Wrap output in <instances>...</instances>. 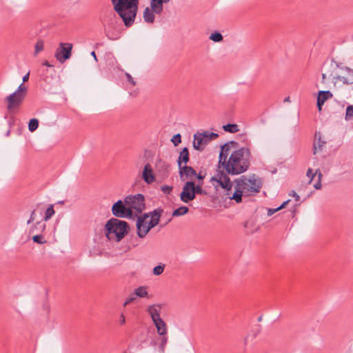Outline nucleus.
I'll return each instance as SVG.
<instances>
[{
  "label": "nucleus",
  "mask_w": 353,
  "mask_h": 353,
  "mask_svg": "<svg viewBox=\"0 0 353 353\" xmlns=\"http://www.w3.org/2000/svg\"><path fill=\"white\" fill-rule=\"evenodd\" d=\"M229 150V143H225L221 147L219 154V163L225 170L226 173L231 175H237L247 171L250 166L251 152L248 148L242 147L231 153L227 159Z\"/></svg>",
  "instance_id": "nucleus-1"
},
{
  "label": "nucleus",
  "mask_w": 353,
  "mask_h": 353,
  "mask_svg": "<svg viewBox=\"0 0 353 353\" xmlns=\"http://www.w3.org/2000/svg\"><path fill=\"white\" fill-rule=\"evenodd\" d=\"M114 11L122 19L126 27H130L134 22L139 0H112Z\"/></svg>",
  "instance_id": "nucleus-2"
},
{
  "label": "nucleus",
  "mask_w": 353,
  "mask_h": 353,
  "mask_svg": "<svg viewBox=\"0 0 353 353\" xmlns=\"http://www.w3.org/2000/svg\"><path fill=\"white\" fill-rule=\"evenodd\" d=\"M129 230L128 224L122 220L112 218L105 225L104 233L110 241L119 242Z\"/></svg>",
  "instance_id": "nucleus-3"
},
{
  "label": "nucleus",
  "mask_w": 353,
  "mask_h": 353,
  "mask_svg": "<svg viewBox=\"0 0 353 353\" xmlns=\"http://www.w3.org/2000/svg\"><path fill=\"white\" fill-rule=\"evenodd\" d=\"M237 184L239 189L243 194L250 195L260 192L262 188L261 179L253 174L249 178L244 177L243 179L237 180Z\"/></svg>",
  "instance_id": "nucleus-4"
},
{
  "label": "nucleus",
  "mask_w": 353,
  "mask_h": 353,
  "mask_svg": "<svg viewBox=\"0 0 353 353\" xmlns=\"http://www.w3.org/2000/svg\"><path fill=\"white\" fill-rule=\"evenodd\" d=\"M27 88L21 83L17 90L5 99L7 102V108L9 111L19 107L23 102L27 94Z\"/></svg>",
  "instance_id": "nucleus-5"
},
{
  "label": "nucleus",
  "mask_w": 353,
  "mask_h": 353,
  "mask_svg": "<svg viewBox=\"0 0 353 353\" xmlns=\"http://www.w3.org/2000/svg\"><path fill=\"white\" fill-rule=\"evenodd\" d=\"M124 201L133 214L137 216L145 210V197L141 194L128 195Z\"/></svg>",
  "instance_id": "nucleus-6"
},
{
  "label": "nucleus",
  "mask_w": 353,
  "mask_h": 353,
  "mask_svg": "<svg viewBox=\"0 0 353 353\" xmlns=\"http://www.w3.org/2000/svg\"><path fill=\"white\" fill-rule=\"evenodd\" d=\"M218 134L207 131L196 133L194 135L193 147L195 150L201 151L204 146L210 141L218 137Z\"/></svg>",
  "instance_id": "nucleus-7"
},
{
  "label": "nucleus",
  "mask_w": 353,
  "mask_h": 353,
  "mask_svg": "<svg viewBox=\"0 0 353 353\" xmlns=\"http://www.w3.org/2000/svg\"><path fill=\"white\" fill-rule=\"evenodd\" d=\"M112 214L119 218H132L133 213L130 211L125 201H117L112 207Z\"/></svg>",
  "instance_id": "nucleus-8"
},
{
  "label": "nucleus",
  "mask_w": 353,
  "mask_h": 353,
  "mask_svg": "<svg viewBox=\"0 0 353 353\" xmlns=\"http://www.w3.org/2000/svg\"><path fill=\"white\" fill-rule=\"evenodd\" d=\"M72 50V43H60L59 47L56 50L54 57L60 63H63L70 58Z\"/></svg>",
  "instance_id": "nucleus-9"
},
{
  "label": "nucleus",
  "mask_w": 353,
  "mask_h": 353,
  "mask_svg": "<svg viewBox=\"0 0 353 353\" xmlns=\"http://www.w3.org/2000/svg\"><path fill=\"white\" fill-rule=\"evenodd\" d=\"M210 182L216 190L219 191V188H221L220 192H223L227 187H230L232 183L229 176L222 172H218L216 176L211 178Z\"/></svg>",
  "instance_id": "nucleus-10"
},
{
  "label": "nucleus",
  "mask_w": 353,
  "mask_h": 353,
  "mask_svg": "<svg viewBox=\"0 0 353 353\" xmlns=\"http://www.w3.org/2000/svg\"><path fill=\"white\" fill-rule=\"evenodd\" d=\"M237 183V181H236ZM233 184L230 185V187H227L223 192H220V194L226 199L234 200L236 203H239L242 201V192L239 189V186L236 183L234 186V191L232 192Z\"/></svg>",
  "instance_id": "nucleus-11"
},
{
  "label": "nucleus",
  "mask_w": 353,
  "mask_h": 353,
  "mask_svg": "<svg viewBox=\"0 0 353 353\" xmlns=\"http://www.w3.org/2000/svg\"><path fill=\"white\" fill-rule=\"evenodd\" d=\"M195 198L193 190V181H187L182 188L180 194V199L183 203H189Z\"/></svg>",
  "instance_id": "nucleus-12"
},
{
  "label": "nucleus",
  "mask_w": 353,
  "mask_h": 353,
  "mask_svg": "<svg viewBox=\"0 0 353 353\" xmlns=\"http://www.w3.org/2000/svg\"><path fill=\"white\" fill-rule=\"evenodd\" d=\"M163 12L159 8H157L150 3V6L146 7L143 10V18L145 22L148 23H153L155 21L156 15L161 14Z\"/></svg>",
  "instance_id": "nucleus-13"
},
{
  "label": "nucleus",
  "mask_w": 353,
  "mask_h": 353,
  "mask_svg": "<svg viewBox=\"0 0 353 353\" xmlns=\"http://www.w3.org/2000/svg\"><path fill=\"white\" fill-rule=\"evenodd\" d=\"M150 215L148 213H145L143 215L138 216L136 223L137 226V233L139 238H144L147 234L141 235L143 230H145L147 228V219H149Z\"/></svg>",
  "instance_id": "nucleus-14"
},
{
  "label": "nucleus",
  "mask_w": 353,
  "mask_h": 353,
  "mask_svg": "<svg viewBox=\"0 0 353 353\" xmlns=\"http://www.w3.org/2000/svg\"><path fill=\"white\" fill-rule=\"evenodd\" d=\"M326 144V141L322 139L320 132L316 133L314 135V140L313 143L314 154L321 152Z\"/></svg>",
  "instance_id": "nucleus-15"
},
{
  "label": "nucleus",
  "mask_w": 353,
  "mask_h": 353,
  "mask_svg": "<svg viewBox=\"0 0 353 353\" xmlns=\"http://www.w3.org/2000/svg\"><path fill=\"white\" fill-rule=\"evenodd\" d=\"M333 97L332 93L329 90L319 91L317 96V107L319 112L322 110V106L325 102Z\"/></svg>",
  "instance_id": "nucleus-16"
},
{
  "label": "nucleus",
  "mask_w": 353,
  "mask_h": 353,
  "mask_svg": "<svg viewBox=\"0 0 353 353\" xmlns=\"http://www.w3.org/2000/svg\"><path fill=\"white\" fill-rule=\"evenodd\" d=\"M179 176L182 181H184L185 179H191L193 176L196 175V172L190 166L183 165V167L179 168Z\"/></svg>",
  "instance_id": "nucleus-17"
},
{
  "label": "nucleus",
  "mask_w": 353,
  "mask_h": 353,
  "mask_svg": "<svg viewBox=\"0 0 353 353\" xmlns=\"http://www.w3.org/2000/svg\"><path fill=\"white\" fill-rule=\"evenodd\" d=\"M161 305L160 304H152L147 307L146 311L150 316L152 321L161 319L160 312Z\"/></svg>",
  "instance_id": "nucleus-18"
},
{
  "label": "nucleus",
  "mask_w": 353,
  "mask_h": 353,
  "mask_svg": "<svg viewBox=\"0 0 353 353\" xmlns=\"http://www.w3.org/2000/svg\"><path fill=\"white\" fill-rule=\"evenodd\" d=\"M142 176L144 181L148 184H150L154 181V176L152 173V168L150 164L148 163L144 166Z\"/></svg>",
  "instance_id": "nucleus-19"
},
{
  "label": "nucleus",
  "mask_w": 353,
  "mask_h": 353,
  "mask_svg": "<svg viewBox=\"0 0 353 353\" xmlns=\"http://www.w3.org/2000/svg\"><path fill=\"white\" fill-rule=\"evenodd\" d=\"M152 322L159 335H165L168 334V326L161 318L152 321Z\"/></svg>",
  "instance_id": "nucleus-20"
},
{
  "label": "nucleus",
  "mask_w": 353,
  "mask_h": 353,
  "mask_svg": "<svg viewBox=\"0 0 353 353\" xmlns=\"http://www.w3.org/2000/svg\"><path fill=\"white\" fill-rule=\"evenodd\" d=\"M321 177L322 174L320 171L316 170L314 174H312V170L310 169V183L314 181L313 186L316 190H320L321 188Z\"/></svg>",
  "instance_id": "nucleus-21"
},
{
  "label": "nucleus",
  "mask_w": 353,
  "mask_h": 353,
  "mask_svg": "<svg viewBox=\"0 0 353 353\" xmlns=\"http://www.w3.org/2000/svg\"><path fill=\"white\" fill-rule=\"evenodd\" d=\"M148 288L145 285L139 286L134 290V294L139 299H150V295L148 293Z\"/></svg>",
  "instance_id": "nucleus-22"
},
{
  "label": "nucleus",
  "mask_w": 353,
  "mask_h": 353,
  "mask_svg": "<svg viewBox=\"0 0 353 353\" xmlns=\"http://www.w3.org/2000/svg\"><path fill=\"white\" fill-rule=\"evenodd\" d=\"M189 161V152L187 148H184L180 152L178 157L177 163L179 168L183 167L182 163H184L185 165Z\"/></svg>",
  "instance_id": "nucleus-23"
},
{
  "label": "nucleus",
  "mask_w": 353,
  "mask_h": 353,
  "mask_svg": "<svg viewBox=\"0 0 353 353\" xmlns=\"http://www.w3.org/2000/svg\"><path fill=\"white\" fill-rule=\"evenodd\" d=\"M46 228V225L45 223V221H40L32 225V228L30 230V232L42 234V233L45 231Z\"/></svg>",
  "instance_id": "nucleus-24"
},
{
  "label": "nucleus",
  "mask_w": 353,
  "mask_h": 353,
  "mask_svg": "<svg viewBox=\"0 0 353 353\" xmlns=\"http://www.w3.org/2000/svg\"><path fill=\"white\" fill-rule=\"evenodd\" d=\"M347 74L345 76L339 77V79L345 84H352L353 83V70L349 68H345Z\"/></svg>",
  "instance_id": "nucleus-25"
},
{
  "label": "nucleus",
  "mask_w": 353,
  "mask_h": 353,
  "mask_svg": "<svg viewBox=\"0 0 353 353\" xmlns=\"http://www.w3.org/2000/svg\"><path fill=\"white\" fill-rule=\"evenodd\" d=\"M159 224L158 223V219L157 218H149V219H147V228L145 230H143V231L141 232V235H143V234H148V233L149 232V231L153 228L154 227H155L156 225H157Z\"/></svg>",
  "instance_id": "nucleus-26"
},
{
  "label": "nucleus",
  "mask_w": 353,
  "mask_h": 353,
  "mask_svg": "<svg viewBox=\"0 0 353 353\" xmlns=\"http://www.w3.org/2000/svg\"><path fill=\"white\" fill-rule=\"evenodd\" d=\"M161 336L159 344V350L161 353H164L166 347V345L168 341V334L165 335H159Z\"/></svg>",
  "instance_id": "nucleus-27"
},
{
  "label": "nucleus",
  "mask_w": 353,
  "mask_h": 353,
  "mask_svg": "<svg viewBox=\"0 0 353 353\" xmlns=\"http://www.w3.org/2000/svg\"><path fill=\"white\" fill-rule=\"evenodd\" d=\"M171 0H150V4L163 11V4L168 3Z\"/></svg>",
  "instance_id": "nucleus-28"
},
{
  "label": "nucleus",
  "mask_w": 353,
  "mask_h": 353,
  "mask_svg": "<svg viewBox=\"0 0 353 353\" xmlns=\"http://www.w3.org/2000/svg\"><path fill=\"white\" fill-rule=\"evenodd\" d=\"M245 227L250 233H254L259 229V225H256L253 220H250L245 223Z\"/></svg>",
  "instance_id": "nucleus-29"
},
{
  "label": "nucleus",
  "mask_w": 353,
  "mask_h": 353,
  "mask_svg": "<svg viewBox=\"0 0 353 353\" xmlns=\"http://www.w3.org/2000/svg\"><path fill=\"white\" fill-rule=\"evenodd\" d=\"M223 129L230 133H235L239 131V126L236 124H227L223 126Z\"/></svg>",
  "instance_id": "nucleus-30"
},
{
  "label": "nucleus",
  "mask_w": 353,
  "mask_h": 353,
  "mask_svg": "<svg viewBox=\"0 0 353 353\" xmlns=\"http://www.w3.org/2000/svg\"><path fill=\"white\" fill-rule=\"evenodd\" d=\"M54 214V210L52 205H50L45 212V216L43 217V221H47L52 218Z\"/></svg>",
  "instance_id": "nucleus-31"
},
{
  "label": "nucleus",
  "mask_w": 353,
  "mask_h": 353,
  "mask_svg": "<svg viewBox=\"0 0 353 353\" xmlns=\"http://www.w3.org/2000/svg\"><path fill=\"white\" fill-rule=\"evenodd\" d=\"M203 182H199L197 185H195L194 182H193V190L194 194L196 196V194H204L205 191L202 188Z\"/></svg>",
  "instance_id": "nucleus-32"
},
{
  "label": "nucleus",
  "mask_w": 353,
  "mask_h": 353,
  "mask_svg": "<svg viewBox=\"0 0 353 353\" xmlns=\"http://www.w3.org/2000/svg\"><path fill=\"white\" fill-rule=\"evenodd\" d=\"M188 212V208L185 206H181L175 210H174L172 215L175 216H181L185 214Z\"/></svg>",
  "instance_id": "nucleus-33"
},
{
  "label": "nucleus",
  "mask_w": 353,
  "mask_h": 353,
  "mask_svg": "<svg viewBox=\"0 0 353 353\" xmlns=\"http://www.w3.org/2000/svg\"><path fill=\"white\" fill-rule=\"evenodd\" d=\"M165 265L163 263H160L159 265L155 266L152 270V273L155 276H159L161 275L164 270H165Z\"/></svg>",
  "instance_id": "nucleus-34"
},
{
  "label": "nucleus",
  "mask_w": 353,
  "mask_h": 353,
  "mask_svg": "<svg viewBox=\"0 0 353 353\" xmlns=\"http://www.w3.org/2000/svg\"><path fill=\"white\" fill-rule=\"evenodd\" d=\"M43 47H44L43 41L38 40L34 46V54L35 56L37 55L40 52H41L43 50Z\"/></svg>",
  "instance_id": "nucleus-35"
},
{
  "label": "nucleus",
  "mask_w": 353,
  "mask_h": 353,
  "mask_svg": "<svg viewBox=\"0 0 353 353\" xmlns=\"http://www.w3.org/2000/svg\"><path fill=\"white\" fill-rule=\"evenodd\" d=\"M290 201V199L284 201L279 207L276 208H270L268 210V216H272L273 214H274L276 212L279 211V210L283 208Z\"/></svg>",
  "instance_id": "nucleus-36"
},
{
  "label": "nucleus",
  "mask_w": 353,
  "mask_h": 353,
  "mask_svg": "<svg viewBox=\"0 0 353 353\" xmlns=\"http://www.w3.org/2000/svg\"><path fill=\"white\" fill-rule=\"evenodd\" d=\"M39 126V121L37 119H32L28 123V129L30 132L35 131Z\"/></svg>",
  "instance_id": "nucleus-37"
},
{
  "label": "nucleus",
  "mask_w": 353,
  "mask_h": 353,
  "mask_svg": "<svg viewBox=\"0 0 353 353\" xmlns=\"http://www.w3.org/2000/svg\"><path fill=\"white\" fill-rule=\"evenodd\" d=\"M156 168L158 170L161 169L164 172H168V168H169V165L167 163L159 159L156 163Z\"/></svg>",
  "instance_id": "nucleus-38"
},
{
  "label": "nucleus",
  "mask_w": 353,
  "mask_h": 353,
  "mask_svg": "<svg viewBox=\"0 0 353 353\" xmlns=\"http://www.w3.org/2000/svg\"><path fill=\"white\" fill-rule=\"evenodd\" d=\"M209 38L214 42H220L223 40L222 34L218 32H212Z\"/></svg>",
  "instance_id": "nucleus-39"
},
{
  "label": "nucleus",
  "mask_w": 353,
  "mask_h": 353,
  "mask_svg": "<svg viewBox=\"0 0 353 353\" xmlns=\"http://www.w3.org/2000/svg\"><path fill=\"white\" fill-rule=\"evenodd\" d=\"M137 299V297L134 294V292L133 291V292H132L124 301L123 306H126L132 303H134V301H136Z\"/></svg>",
  "instance_id": "nucleus-40"
},
{
  "label": "nucleus",
  "mask_w": 353,
  "mask_h": 353,
  "mask_svg": "<svg viewBox=\"0 0 353 353\" xmlns=\"http://www.w3.org/2000/svg\"><path fill=\"white\" fill-rule=\"evenodd\" d=\"M352 117H353V105H350L346 108L345 119L348 121Z\"/></svg>",
  "instance_id": "nucleus-41"
},
{
  "label": "nucleus",
  "mask_w": 353,
  "mask_h": 353,
  "mask_svg": "<svg viewBox=\"0 0 353 353\" xmlns=\"http://www.w3.org/2000/svg\"><path fill=\"white\" fill-rule=\"evenodd\" d=\"M162 210L161 209H156L153 212H150L149 214L150 218H157L158 219V223H159V219L161 216Z\"/></svg>",
  "instance_id": "nucleus-42"
},
{
  "label": "nucleus",
  "mask_w": 353,
  "mask_h": 353,
  "mask_svg": "<svg viewBox=\"0 0 353 353\" xmlns=\"http://www.w3.org/2000/svg\"><path fill=\"white\" fill-rule=\"evenodd\" d=\"M32 240L34 242L37 243L39 244H43L46 241L43 239V236L41 234H37L32 237Z\"/></svg>",
  "instance_id": "nucleus-43"
},
{
  "label": "nucleus",
  "mask_w": 353,
  "mask_h": 353,
  "mask_svg": "<svg viewBox=\"0 0 353 353\" xmlns=\"http://www.w3.org/2000/svg\"><path fill=\"white\" fill-rule=\"evenodd\" d=\"M174 145L176 146L181 142V137L180 134H175L171 139Z\"/></svg>",
  "instance_id": "nucleus-44"
},
{
  "label": "nucleus",
  "mask_w": 353,
  "mask_h": 353,
  "mask_svg": "<svg viewBox=\"0 0 353 353\" xmlns=\"http://www.w3.org/2000/svg\"><path fill=\"white\" fill-rule=\"evenodd\" d=\"M161 190L165 194H169L171 192L172 190V186H168V185H162L161 188Z\"/></svg>",
  "instance_id": "nucleus-45"
},
{
  "label": "nucleus",
  "mask_w": 353,
  "mask_h": 353,
  "mask_svg": "<svg viewBox=\"0 0 353 353\" xmlns=\"http://www.w3.org/2000/svg\"><path fill=\"white\" fill-rule=\"evenodd\" d=\"M35 217H36V210H34L31 212L30 217L29 220L27 221V224L29 225L32 222H33L35 220Z\"/></svg>",
  "instance_id": "nucleus-46"
},
{
  "label": "nucleus",
  "mask_w": 353,
  "mask_h": 353,
  "mask_svg": "<svg viewBox=\"0 0 353 353\" xmlns=\"http://www.w3.org/2000/svg\"><path fill=\"white\" fill-rule=\"evenodd\" d=\"M289 196L294 197L296 201H299L300 200V196L294 190L290 192Z\"/></svg>",
  "instance_id": "nucleus-47"
},
{
  "label": "nucleus",
  "mask_w": 353,
  "mask_h": 353,
  "mask_svg": "<svg viewBox=\"0 0 353 353\" xmlns=\"http://www.w3.org/2000/svg\"><path fill=\"white\" fill-rule=\"evenodd\" d=\"M125 76L127 77L128 81L132 85H135V82L133 80V78L131 77V75L128 73H125Z\"/></svg>",
  "instance_id": "nucleus-48"
},
{
  "label": "nucleus",
  "mask_w": 353,
  "mask_h": 353,
  "mask_svg": "<svg viewBox=\"0 0 353 353\" xmlns=\"http://www.w3.org/2000/svg\"><path fill=\"white\" fill-rule=\"evenodd\" d=\"M195 176H196V178L198 179L199 182H203V180L205 178V176L202 175L201 172H199V174H196V175Z\"/></svg>",
  "instance_id": "nucleus-49"
},
{
  "label": "nucleus",
  "mask_w": 353,
  "mask_h": 353,
  "mask_svg": "<svg viewBox=\"0 0 353 353\" xmlns=\"http://www.w3.org/2000/svg\"><path fill=\"white\" fill-rule=\"evenodd\" d=\"M119 323L121 325H124L125 323V318L123 314H121L119 318Z\"/></svg>",
  "instance_id": "nucleus-50"
},
{
  "label": "nucleus",
  "mask_w": 353,
  "mask_h": 353,
  "mask_svg": "<svg viewBox=\"0 0 353 353\" xmlns=\"http://www.w3.org/2000/svg\"><path fill=\"white\" fill-rule=\"evenodd\" d=\"M29 76H30V72H29L25 76H23V79H22L23 80V83H22L23 84V83L26 82L28 80Z\"/></svg>",
  "instance_id": "nucleus-51"
},
{
  "label": "nucleus",
  "mask_w": 353,
  "mask_h": 353,
  "mask_svg": "<svg viewBox=\"0 0 353 353\" xmlns=\"http://www.w3.org/2000/svg\"><path fill=\"white\" fill-rule=\"evenodd\" d=\"M249 337H250V335H249V334H248V335H247V336L245 337V339H244V340H243V342H244V345H248V339H249Z\"/></svg>",
  "instance_id": "nucleus-52"
},
{
  "label": "nucleus",
  "mask_w": 353,
  "mask_h": 353,
  "mask_svg": "<svg viewBox=\"0 0 353 353\" xmlns=\"http://www.w3.org/2000/svg\"><path fill=\"white\" fill-rule=\"evenodd\" d=\"M91 56L94 57L95 61H97V57L94 51L91 52Z\"/></svg>",
  "instance_id": "nucleus-53"
},
{
  "label": "nucleus",
  "mask_w": 353,
  "mask_h": 353,
  "mask_svg": "<svg viewBox=\"0 0 353 353\" xmlns=\"http://www.w3.org/2000/svg\"><path fill=\"white\" fill-rule=\"evenodd\" d=\"M43 65L48 66V67H52L53 65H51L48 61H46L43 63Z\"/></svg>",
  "instance_id": "nucleus-54"
},
{
  "label": "nucleus",
  "mask_w": 353,
  "mask_h": 353,
  "mask_svg": "<svg viewBox=\"0 0 353 353\" xmlns=\"http://www.w3.org/2000/svg\"><path fill=\"white\" fill-rule=\"evenodd\" d=\"M291 101H290V97H287L284 99L283 100V102L284 103H290Z\"/></svg>",
  "instance_id": "nucleus-55"
},
{
  "label": "nucleus",
  "mask_w": 353,
  "mask_h": 353,
  "mask_svg": "<svg viewBox=\"0 0 353 353\" xmlns=\"http://www.w3.org/2000/svg\"><path fill=\"white\" fill-rule=\"evenodd\" d=\"M106 36L111 40H114V39H117V37H113L112 36H110L108 32H106Z\"/></svg>",
  "instance_id": "nucleus-56"
},
{
  "label": "nucleus",
  "mask_w": 353,
  "mask_h": 353,
  "mask_svg": "<svg viewBox=\"0 0 353 353\" xmlns=\"http://www.w3.org/2000/svg\"><path fill=\"white\" fill-rule=\"evenodd\" d=\"M257 334H258V332H254V333L253 334V335H252V338H253V339H255V338L256 337Z\"/></svg>",
  "instance_id": "nucleus-57"
},
{
  "label": "nucleus",
  "mask_w": 353,
  "mask_h": 353,
  "mask_svg": "<svg viewBox=\"0 0 353 353\" xmlns=\"http://www.w3.org/2000/svg\"><path fill=\"white\" fill-rule=\"evenodd\" d=\"M306 176H309V168L306 171Z\"/></svg>",
  "instance_id": "nucleus-58"
},
{
  "label": "nucleus",
  "mask_w": 353,
  "mask_h": 353,
  "mask_svg": "<svg viewBox=\"0 0 353 353\" xmlns=\"http://www.w3.org/2000/svg\"><path fill=\"white\" fill-rule=\"evenodd\" d=\"M322 78H323V79H325V74H322Z\"/></svg>",
  "instance_id": "nucleus-59"
}]
</instances>
